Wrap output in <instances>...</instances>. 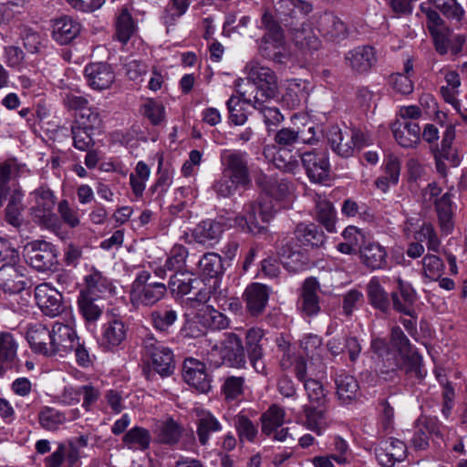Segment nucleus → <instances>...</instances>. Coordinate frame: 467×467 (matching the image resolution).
<instances>
[{
    "label": "nucleus",
    "mask_w": 467,
    "mask_h": 467,
    "mask_svg": "<svg viewBox=\"0 0 467 467\" xmlns=\"http://www.w3.org/2000/svg\"><path fill=\"white\" fill-rule=\"evenodd\" d=\"M234 428L236 430L239 441L254 442L258 434L257 425H255L247 416L238 414L234 419Z\"/></svg>",
    "instance_id": "5fc2aeb1"
},
{
    "label": "nucleus",
    "mask_w": 467,
    "mask_h": 467,
    "mask_svg": "<svg viewBox=\"0 0 467 467\" xmlns=\"http://www.w3.org/2000/svg\"><path fill=\"white\" fill-rule=\"evenodd\" d=\"M151 275L148 271L137 274L130 286V296L132 304L153 306L166 294V285L160 282H150Z\"/></svg>",
    "instance_id": "39448f33"
},
{
    "label": "nucleus",
    "mask_w": 467,
    "mask_h": 467,
    "mask_svg": "<svg viewBox=\"0 0 467 467\" xmlns=\"http://www.w3.org/2000/svg\"><path fill=\"white\" fill-rule=\"evenodd\" d=\"M24 194L21 191L16 190L14 191L7 202L6 207L5 209V222L13 226L14 228L19 230L24 225L26 224L24 212L26 210V205L23 202Z\"/></svg>",
    "instance_id": "c85d7f7f"
},
{
    "label": "nucleus",
    "mask_w": 467,
    "mask_h": 467,
    "mask_svg": "<svg viewBox=\"0 0 467 467\" xmlns=\"http://www.w3.org/2000/svg\"><path fill=\"white\" fill-rule=\"evenodd\" d=\"M447 19L461 24L465 16V11L457 0H428Z\"/></svg>",
    "instance_id": "3c124183"
},
{
    "label": "nucleus",
    "mask_w": 467,
    "mask_h": 467,
    "mask_svg": "<svg viewBox=\"0 0 467 467\" xmlns=\"http://www.w3.org/2000/svg\"><path fill=\"white\" fill-rule=\"evenodd\" d=\"M123 443L130 450L146 451L150 448L151 435L142 427H133L122 438Z\"/></svg>",
    "instance_id": "a18cd8bd"
},
{
    "label": "nucleus",
    "mask_w": 467,
    "mask_h": 467,
    "mask_svg": "<svg viewBox=\"0 0 467 467\" xmlns=\"http://www.w3.org/2000/svg\"><path fill=\"white\" fill-rule=\"evenodd\" d=\"M316 218L328 232H335L336 212L329 201L318 198L316 202Z\"/></svg>",
    "instance_id": "603ef678"
},
{
    "label": "nucleus",
    "mask_w": 467,
    "mask_h": 467,
    "mask_svg": "<svg viewBox=\"0 0 467 467\" xmlns=\"http://www.w3.org/2000/svg\"><path fill=\"white\" fill-rule=\"evenodd\" d=\"M423 275L430 281H437L444 271L442 260L434 254H426L422 260Z\"/></svg>",
    "instance_id": "e2e57ef3"
},
{
    "label": "nucleus",
    "mask_w": 467,
    "mask_h": 467,
    "mask_svg": "<svg viewBox=\"0 0 467 467\" xmlns=\"http://www.w3.org/2000/svg\"><path fill=\"white\" fill-rule=\"evenodd\" d=\"M378 462L382 467H393L397 462L406 458V444L396 438L382 439L373 444Z\"/></svg>",
    "instance_id": "9d476101"
},
{
    "label": "nucleus",
    "mask_w": 467,
    "mask_h": 467,
    "mask_svg": "<svg viewBox=\"0 0 467 467\" xmlns=\"http://www.w3.org/2000/svg\"><path fill=\"white\" fill-rule=\"evenodd\" d=\"M78 337L73 327L56 322L51 329L50 356H65L71 352L78 344Z\"/></svg>",
    "instance_id": "ddd939ff"
},
{
    "label": "nucleus",
    "mask_w": 467,
    "mask_h": 467,
    "mask_svg": "<svg viewBox=\"0 0 467 467\" xmlns=\"http://www.w3.org/2000/svg\"><path fill=\"white\" fill-rule=\"evenodd\" d=\"M223 232V225L213 220L203 221L192 231V236L202 244L212 245L216 243Z\"/></svg>",
    "instance_id": "c9c22d12"
},
{
    "label": "nucleus",
    "mask_w": 467,
    "mask_h": 467,
    "mask_svg": "<svg viewBox=\"0 0 467 467\" xmlns=\"http://www.w3.org/2000/svg\"><path fill=\"white\" fill-rule=\"evenodd\" d=\"M247 79L257 88L258 97L261 99H271L276 97L278 93L277 78L275 72L259 63L251 61L246 66Z\"/></svg>",
    "instance_id": "0eeeda50"
},
{
    "label": "nucleus",
    "mask_w": 467,
    "mask_h": 467,
    "mask_svg": "<svg viewBox=\"0 0 467 467\" xmlns=\"http://www.w3.org/2000/svg\"><path fill=\"white\" fill-rule=\"evenodd\" d=\"M35 299L46 316L56 317L62 311V295L47 283H42L36 286Z\"/></svg>",
    "instance_id": "a211bd4d"
},
{
    "label": "nucleus",
    "mask_w": 467,
    "mask_h": 467,
    "mask_svg": "<svg viewBox=\"0 0 467 467\" xmlns=\"http://www.w3.org/2000/svg\"><path fill=\"white\" fill-rule=\"evenodd\" d=\"M325 137L331 150L342 158L354 154V144L348 138V131L343 132L338 126L331 125L325 130Z\"/></svg>",
    "instance_id": "bb28decb"
},
{
    "label": "nucleus",
    "mask_w": 467,
    "mask_h": 467,
    "mask_svg": "<svg viewBox=\"0 0 467 467\" xmlns=\"http://www.w3.org/2000/svg\"><path fill=\"white\" fill-rule=\"evenodd\" d=\"M346 61L353 71L359 74L367 73L377 63L375 49L370 46L357 47L348 52Z\"/></svg>",
    "instance_id": "393cba45"
},
{
    "label": "nucleus",
    "mask_w": 467,
    "mask_h": 467,
    "mask_svg": "<svg viewBox=\"0 0 467 467\" xmlns=\"http://www.w3.org/2000/svg\"><path fill=\"white\" fill-rule=\"evenodd\" d=\"M128 327L118 317H111L101 328L99 345L104 350L113 351L119 347L127 337Z\"/></svg>",
    "instance_id": "2eb2a0df"
},
{
    "label": "nucleus",
    "mask_w": 467,
    "mask_h": 467,
    "mask_svg": "<svg viewBox=\"0 0 467 467\" xmlns=\"http://www.w3.org/2000/svg\"><path fill=\"white\" fill-rule=\"evenodd\" d=\"M196 309V317L202 318L204 328L213 330H222L229 327V319L225 315L214 309L212 306L203 303L199 307H192Z\"/></svg>",
    "instance_id": "e433bc0d"
},
{
    "label": "nucleus",
    "mask_w": 467,
    "mask_h": 467,
    "mask_svg": "<svg viewBox=\"0 0 467 467\" xmlns=\"http://www.w3.org/2000/svg\"><path fill=\"white\" fill-rule=\"evenodd\" d=\"M397 367L411 379L422 380L426 376L422 368V358L417 351L399 357Z\"/></svg>",
    "instance_id": "79ce46f5"
},
{
    "label": "nucleus",
    "mask_w": 467,
    "mask_h": 467,
    "mask_svg": "<svg viewBox=\"0 0 467 467\" xmlns=\"http://www.w3.org/2000/svg\"><path fill=\"white\" fill-rule=\"evenodd\" d=\"M247 154L240 150H225L221 155L222 171L246 187L251 183Z\"/></svg>",
    "instance_id": "1a4fd4ad"
},
{
    "label": "nucleus",
    "mask_w": 467,
    "mask_h": 467,
    "mask_svg": "<svg viewBox=\"0 0 467 467\" xmlns=\"http://www.w3.org/2000/svg\"><path fill=\"white\" fill-rule=\"evenodd\" d=\"M184 382L200 393H208L211 390V379L206 371L204 363L195 358L184 360L182 369Z\"/></svg>",
    "instance_id": "f8f14e48"
},
{
    "label": "nucleus",
    "mask_w": 467,
    "mask_h": 467,
    "mask_svg": "<svg viewBox=\"0 0 467 467\" xmlns=\"http://www.w3.org/2000/svg\"><path fill=\"white\" fill-rule=\"evenodd\" d=\"M390 345L391 348L397 351L399 357L415 351L409 338L406 337L402 329L398 326L392 327L391 329Z\"/></svg>",
    "instance_id": "69168bd1"
},
{
    "label": "nucleus",
    "mask_w": 467,
    "mask_h": 467,
    "mask_svg": "<svg viewBox=\"0 0 467 467\" xmlns=\"http://www.w3.org/2000/svg\"><path fill=\"white\" fill-rule=\"evenodd\" d=\"M281 23L284 25L277 13L275 17L271 11L265 10L261 17V26L265 30V34L263 36L274 37L275 41H278L280 37H285Z\"/></svg>",
    "instance_id": "6e6d98bb"
},
{
    "label": "nucleus",
    "mask_w": 467,
    "mask_h": 467,
    "mask_svg": "<svg viewBox=\"0 0 467 467\" xmlns=\"http://www.w3.org/2000/svg\"><path fill=\"white\" fill-rule=\"evenodd\" d=\"M184 313L185 322L183 323L180 334L185 338H197L205 334L202 318L196 317V309L186 308Z\"/></svg>",
    "instance_id": "09e8293b"
},
{
    "label": "nucleus",
    "mask_w": 467,
    "mask_h": 467,
    "mask_svg": "<svg viewBox=\"0 0 467 467\" xmlns=\"http://www.w3.org/2000/svg\"><path fill=\"white\" fill-rule=\"evenodd\" d=\"M26 338L31 348L45 356H50L51 330L42 324L31 327L26 334Z\"/></svg>",
    "instance_id": "f704fd0d"
},
{
    "label": "nucleus",
    "mask_w": 467,
    "mask_h": 467,
    "mask_svg": "<svg viewBox=\"0 0 467 467\" xmlns=\"http://www.w3.org/2000/svg\"><path fill=\"white\" fill-rule=\"evenodd\" d=\"M442 425L436 418L424 417L418 420L411 444L417 451H424L429 447L430 437L442 438Z\"/></svg>",
    "instance_id": "6ab92c4d"
},
{
    "label": "nucleus",
    "mask_w": 467,
    "mask_h": 467,
    "mask_svg": "<svg viewBox=\"0 0 467 467\" xmlns=\"http://www.w3.org/2000/svg\"><path fill=\"white\" fill-rule=\"evenodd\" d=\"M264 330L259 327H251L245 334V353L249 361L257 373L267 375L265 365L263 361L264 348L262 340L264 338Z\"/></svg>",
    "instance_id": "dca6fc26"
},
{
    "label": "nucleus",
    "mask_w": 467,
    "mask_h": 467,
    "mask_svg": "<svg viewBox=\"0 0 467 467\" xmlns=\"http://www.w3.org/2000/svg\"><path fill=\"white\" fill-rule=\"evenodd\" d=\"M239 187H243V183L222 171L220 179L214 182L213 185V191L220 197H230L234 195Z\"/></svg>",
    "instance_id": "338daca9"
},
{
    "label": "nucleus",
    "mask_w": 467,
    "mask_h": 467,
    "mask_svg": "<svg viewBox=\"0 0 467 467\" xmlns=\"http://www.w3.org/2000/svg\"><path fill=\"white\" fill-rule=\"evenodd\" d=\"M367 294L369 304L384 314H389L392 302L389 294L381 285L379 277H372L367 285Z\"/></svg>",
    "instance_id": "72a5a7b5"
},
{
    "label": "nucleus",
    "mask_w": 467,
    "mask_h": 467,
    "mask_svg": "<svg viewBox=\"0 0 467 467\" xmlns=\"http://www.w3.org/2000/svg\"><path fill=\"white\" fill-rule=\"evenodd\" d=\"M153 431L158 442L162 444L175 443V420L172 417L157 420Z\"/></svg>",
    "instance_id": "bf43d9fd"
},
{
    "label": "nucleus",
    "mask_w": 467,
    "mask_h": 467,
    "mask_svg": "<svg viewBox=\"0 0 467 467\" xmlns=\"http://www.w3.org/2000/svg\"><path fill=\"white\" fill-rule=\"evenodd\" d=\"M193 411L197 418L196 433L199 442L202 446H205L209 443V441L213 434L222 431L223 425L219 420L209 410L202 408H195Z\"/></svg>",
    "instance_id": "5701e85b"
},
{
    "label": "nucleus",
    "mask_w": 467,
    "mask_h": 467,
    "mask_svg": "<svg viewBox=\"0 0 467 467\" xmlns=\"http://www.w3.org/2000/svg\"><path fill=\"white\" fill-rule=\"evenodd\" d=\"M392 131L397 142L403 148L417 145L420 140V128L411 120H403L395 124Z\"/></svg>",
    "instance_id": "2f4dec72"
},
{
    "label": "nucleus",
    "mask_w": 467,
    "mask_h": 467,
    "mask_svg": "<svg viewBox=\"0 0 467 467\" xmlns=\"http://www.w3.org/2000/svg\"><path fill=\"white\" fill-rule=\"evenodd\" d=\"M188 255V250L177 244V295H182L180 304L182 307H199L209 301L211 291L202 279L187 269Z\"/></svg>",
    "instance_id": "f257e3e1"
},
{
    "label": "nucleus",
    "mask_w": 467,
    "mask_h": 467,
    "mask_svg": "<svg viewBox=\"0 0 467 467\" xmlns=\"http://www.w3.org/2000/svg\"><path fill=\"white\" fill-rule=\"evenodd\" d=\"M142 355L150 359L154 369L161 376L168 377L173 373V351L159 342L152 336H147L142 341Z\"/></svg>",
    "instance_id": "423d86ee"
},
{
    "label": "nucleus",
    "mask_w": 467,
    "mask_h": 467,
    "mask_svg": "<svg viewBox=\"0 0 467 467\" xmlns=\"http://www.w3.org/2000/svg\"><path fill=\"white\" fill-rule=\"evenodd\" d=\"M253 107L262 115L264 122L269 130L271 127H276L284 120V116L280 110L276 107L270 106L269 102L259 98L258 94H255L254 98Z\"/></svg>",
    "instance_id": "de8ad7c7"
},
{
    "label": "nucleus",
    "mask_w": 467,
    "mask_h": 467,
    "mask_svg": "<svg viewBox=\"0 0 467 467\" xmlns=\"http://www.w3.org/2000/svg\"><path fill=\"white\" fill-rule=\"evenodd\" d=\"M71 134L73 139V146L78 150H88L92 149L95 141L92 138L93 131L86 130L76 124L71 126Z\"/></svg>",
    "instance_id": "0e129e2a"
},
{
    "label": "nucleus",
    "mask_w": 467,
    "mask_h": 467,
    "mask_svg": "<svg viewBox=\"0 0 467 467\" xmlns=\"http://www.w3.org/2000/svg\"><path fill=\"white\" fill-rule=\"evenodd\" d=\"M434 204L441 230L445 234L451 233L453 228L451 194L444 193L441 198L434 200Z\"/></svg>",
    "instance_id": "37998d69"
},
{
    "label": "nucleus",
    "mask_w": 467,
    "mask_h": 467,
    "mask_svg": "<svg viewBox=\"0 0 467 467\" xmlns=\"http://www.w3.org/2000/svg\"><path fill=\"white\" fill-rule=\"evenodd\" d=\"M293 5L290 7H285V12H276L280 19L288 18V21H295L297 23H301L302 21H306V16L312 12L313 5L306 1L302 0H293Z\"/></svg>",
    "instance_id": "4d7b16f0"
},
{
    "label": "nucleus",
    "mask_w": 467,
    "mask_h": 467,
    "mask_svg": "<svg viewBox=\"0 0 467 467\" xmlns=\"http://www.w3.org/2000/svg\"><path fill=\"white\" fill-rule=\"evenodd\" d=\"M244 104L253 106L254 100L246 99H241L240 98L232 96L226 102L230 119L235 125H243L247 120V115L244 108Z\"/></svg>",
    "instance_id": "13d9d810"
},
{
    "label": "nucleus",
    "mask_w": 467,
    "mask_h": 467,
    "mask_svg": "<svg viewBox=\"0 0 467 467\" xmlns=\"http://www.w3.org/2000/svg\"><path fill=\"white\" fill-rule=\"evenodd\" d=\"M259 53L266 59L272 60L275 63H285L287 58V53L285 46V37L275 41L274 37L262 36L259 45Z\"/></svg>",
    "instance_id": "58836bf2"
},
{
    "label": "nucleus",
    "mask_w": 467,
    "mask_h": 467,
    "mask_svg": "<svg viewBox=\"0 0 467 467\" xmlns=\"http://www.w3.org/2000/svg\"><path fill=\"white\" fill-rule=\"evenodd\" d=\"M116 38L126 44L134 34L136 30V25L133 21V18L127 8H123L120 13L118 15L115 23Z\"/></svg>",
    "instance_id": "8fccbe9b"
},
{
    "label": "nucleus",
    "mask_w": 467,
    "mask_h": 467,
    "mask_svg": "<svg viewBox=\"0 0 467 467\" xmlns=\"http://www.w3.org/2000/svg\"><path fill=\"white\" fill-rule=\"evenodd\" d=\"M84 74L89 87L96 90L109 88L115 79L111 67L102 62L88 64Z\"/></svg>",
    "instance_id": "b1692460"
},
{
    "label": "nucleus",
    "mask_w": 467,
    "mask_h": 467,
    "mask_svg": "<svg viewBox=\"0 0 467 467\" xmlns=\"http://www.w3.org/2000/svg\"><path fill=\"white\" fill-rule=\"evenodd\" d=\"M208 355L211 358L219 356L221 359L219 365L225 364L238 369L246 367V353L243 339L234 332L224 333L219 342L211 346Z\"/></svg>",
    "instance_id": "f03ea898"
},
{
    "label": "nucleus",
    "mask_w": 467,
    "mask_h": 467,
    "mask_svg": "<svg viewBox=\"0 0 467 467\" xmlns=\"http://www.w3.org/2000/svg\"><path fill=\"white\" fill-rule=\"evenodd\" d=\"M35 198V204L29 208V214L33 222L47 229L57 227L58 219L54 213L56 197L47 186H40L31 192Z\"/></svg>",
    "instance_id": "20e7f679"
},
{
    "label": "nucleus",
    "mask_w": 467,
    "mask_h": 467,
    "mask_svg": "<svg viewBox=\"0 0 467 467\" xmlns=\"http://www.w3.org/2000/svg\"><path fill=\"white\" fill-rule=\"evenodd\" d=\"M336 395L342 404H350L358 399L359 386L357 379L348 374L335 376Z\"/></svg>",
    "instance_id": "473e14b6"
},
{
    "label": "nucleus",
    "mask_w": 467,
    "mask_h": 467,
    "mask_svg": "<svg viewBox=\"0 0 467 467\" xmlns=\"http://www.w3.org/2000/svg\"><path fill=\"white\" fill-rule=\"evenodd\" d=\"M282 22L291 30L293 42L303 53H311L319 48L321 42L306 21L297 23L282 18Z\"/></svg>",
    "instance_id": "4468645a"
},
{
    "label": "nucleus",
    "mask_w": 467,
    "mask_h": 467,
    "mask_svg": "<svg viewBox=\"0 0 467 467\" xmlns=\"http://www.w3.org/2000/svg\"><path fill=\"white\" fill-rule=\"evenodd\" d=\"M285 411L276 404L271 405L261 415L262 432L267 436L272 435L285 421Z\"/></svg>",
    "instance_id": "c03bdc74"
},
{
    "label": "nucleus",
    "mask_w": 467,
    "mask_h": 467,
    "mask_svg": "<svg viewBox=\"0 0 467 467\" xmlns=\"http://www.w3.org/2000/svg\"><path fill=\"white\" fill-rule=\"evenodd\" d=\"M26 262L37 271L50 270L57 265V250L46 241H34L27 244L24 249Z\"/></svg>",
    "instance_id": "6e6552de"
},
{
    "label": "nucleus",
    "mask_w": 467,
    "mask_h": 467,
    "mask_svg": "<svg viewBox=\"0 0 467 467\" xmlns=\"http://www.w3.org/2000/svg\"><path fill=\"white\" fill-rule=\"evenodd\" d=\"M52 27V37L59 45L69 44L80 32V24L67 16L55 19Z\"/></svg>",
    "instance_id": "cd10ccee"
},
{
    "label": "nucleus",
    "mask_w": 467,
    "mask_h": 467,
    "mask_svg": "<svg viewBox=\"0 0 467 467\" xmlns=\"http://www.w3.org/2000/svg\"><path fill=\"white\" fill-rule=\"evenodd\" d=\"M202 274L208 278H216L223 272L222 257L215 253L205 254L199 261Z\"/></svg>",
    "instance_id": "864d4df0"
},
{
    "label": "nucleus",
    "mask_w": 467,
    "mask_h": 467,
    "mask_svg": "<svg viewBox=\"0 0 467 467\" xmlns=\"http://www.w3.org/2000/svg\"><path fill=\"white\" fill-rule=\"evenodd\" d=\"M17 348L18 344L13 334L6 331L0 333V375L16 365Z\"/></svg>",
    "instance_id": "7c9ffc66"
},
{
    "label": "nucleus",
    "mask_w": 467,
    "mask_h": 467,
    "mask_svg": "<svg viewBox=\"0 0 467 467\" xmlns=\"http://www.w3.org/2000/svg\"><path fill=\"white\" fill-rule=\"evenodd\" d=\"M317 28L324 38L331 42H339L348 36L346 24L333 13L322 14L317 22Z\"/></svg>",
    "instance_id": "4be33fe9"
},
{
    "label": "nucleus",
    "mask_w": 467,
    "mask_h": 467,
    "mask_svg": "<svg viewBox=\"0 0 467 467\" xmlns=\"http://www.w3.org/2000/svg\"><path fill=\"white\" fill-rule=\"evenodd\" d=\"M301 161L312 182L325 183L329 180L330 164L325 152L306 151L301 155Z\"/></svg>",
    "instance_id": "9b49d317"
},
{
    "label": "nucleus",
    "mask_w": 467,
    "mask_h": 467,
    "mask_svg": "<svg viewBox=\"0 0 467 467\" xmlns=\"http://www.w3.org/2000/svg\"><path fill=\"white\" fill-rule=\"evenodd\" d=\"M307 394L309 405H317L318 407L327 406V398L322 383L314 379H307L304 384Z\"/></svg>",
    "instance_id": "052dcab7"
},
{
    "label": "nucleus",
    "mask_w": 467,
    "mask_h": 467,
    "mask_svg": "<svg viewBox=\"0 0 467 467\" xmlns=\"http://www.w3.org/2000/svg\"><path fill=\"white\" fill-rule=\"evenodd\" d=\"M79 311L88 322H93L102 314V306L98 304V299L90 292H80L78 297Z\"/></svg>",
    "instance_id": "49530a36"
},
{
    "label": "nucleus",
    "mask_w": 467,
    "mask_h": 467,
    "mask_svg": "<svg viewBox=\"0 0 467 467\" xmlns=\"http://www.w3.org/2000/svg\"><path fill=\"white\" fill-rule=\"evenodd\" d=\"M0 262H5L0 267V280H5L7 273L16 275L15 266L19 262V252L9 240L3 237H0Z\"/></svg>",
    "instance_id": "ea45409f"
},
{
    "label": "nucleus",
    "mask_w": 467,
    "mask_h": 467,
    "mask_svg": "<svg viewBox=\"0 0 467 467\" xmlns=\"http://www.w3.org/2000/svg\"><path fill=\"white\" fill-rule=\"evenodd\" d=\"M296 238L306 246L320 247L326 241L322 229L314 223H299L294 231Z\"/></svg>",
    "instance_id": "4c0bfd02"
},
{
    "label": "nucleus",
    "mask_w": 467,
    "mask_h": 467,
    "mask_svg": "<svg viewBox=\"0 0 467 467\" xmlns=\"http://www.w3.org/2000/svg\"><path fill=\"white\" fill-rule=\"evenodd\" d=\"M244 211L246 216H236L234 225L243 232H247L254 235L266 231V227L259 223L257 215L262 223H268L274 216V209L270 201L260 200L258 202H251L244 205Z\"/></svg>",
    "instance_id": "7ed1b4c3"
},
{
    "label": "nucleus",
    "mask_w": 467,
    "mask_h": 467,
    "mask_svg": "<svg viewBox=\"0 0 467 467\" xmlns=\"http://www.w3.org/2000/svg\"><path fill=\"white\" fill-rule=\"evenodd\" d=\"M327 406L318 407L317 405H305L303 411L306 417L305 426L320 435L328 426L327 419Z\"/></svg>",
    "instance_id": "a19ab883"
},
{
    "label": "nucleus",
    "mask_w": 467,
    "mask_h": 467,
    "mask_svg": "<svg viewBox=\"0 0 467 467\" xmlns=\"http://www.w3.org/2000/svg\"><path fill=\"white\" fill-rule=\"evenodd\" d=\"M140 113L147 118L151 124L158 125L164 118V107L161 102L149 99L141 105Z\"/></svg>",
    "instance_id": "774afa93"
},
{
    "label": "nucleus",
    "mask_w": 467,
    "mask_h": 467,
    "mask_svg": "<svg viewBox=\"0 0 467 467\" xmlns=\"http://www.w3.org/2000/svg\"><path fill=\"white\" fill-rule=\"evenodd\" d=\"M398 289L390 294L392 308L406 316L414 315V304L417 301V293L412 285L398 278Z\"/></svg>",
    "instance_id": "412c9836"
},
{
    "label": "nucleus",
    "mask_w": 467,
    "mask_h": 467,
    "mask_svg": "<svg viewBox=\"0 0 467 467\" xmlns=\"http://www.w3.org/2000/svg\"><path fill=\"white\" fill-rule=\"evenodd\" d=\"M360 259L364 265L371 270L384 269L387 267V251L379 243H368L360 248Z\"/></svg>",
    "instance_id": "c756f323"
},
{
    "label": "nucleus",
    "mask_w": 467,
    "mask_h": 467,
    "mask_svg": "<svg viewBox=\"0 0 467 467\" xmlns=\"http://www.w3.org/2000/svg\"><path fill=\"white\" fill-rule=\"evenodd\" d=\"M38 420L44 429L54 431L63 424L67 418L64 413L54 408L44 407L38 414Z\"/></svg>",
    "instance_id": "680f3d73"
},
{
    "label": "nucleus",
    "mask_w": 467,
    "mask_h": 467,
    "mask_svg": "<svg viewBox=\"0 0 467 467\" xmlns=\"http://www.w3.org/2000/svg\"><path fill=\"white\" fill-rule=\"evenodd\" d=\"M270 291L265 285L260 283L249 285L243 295L247 312L253 317L262 315L267 306Z\"/></svg>",
    "instance_id": "aec40b11"
},
{
    "label": "nucleus",
    "mask_w": 467,
    "mask_h": 467,
    "mask_svg": "<svg viewBox=\"0 0 467 467\" xmlns=\"http://www.w3.org/2000/svg\"><path fill=\"white\" fill-rule=\"evenodd\" d=\"M319 283L315 277H308L303 283L297 308L305 317H314L320 312V302L317 292Z\"/></svg>",
    "instance_id": "f3484780"
},
{
    "label": "nucleus",
    "mask_w": 467,
    "mask_h": 467,
    "mask_svg": "<svg viewBox=\"0 0 467 467\" xmlns=\"http://www.w3.org/2000/svg\"><path fill=\"white\" fill-rule=\"evenodd\" d=\"M277 254L283 265L289 271L296 273L304 268L301 253L296 249L293 238L283 237L276 242Z\"/></svg>",
    "instance_id": "a878e982"
}]
</instances>
